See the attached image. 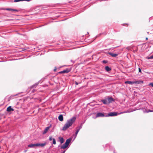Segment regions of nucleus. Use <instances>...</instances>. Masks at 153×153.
<instances>
[{
  "instance_id": "obj_9",
  "label": "nucleus",
  "mask_w": 153,
  "mask_h": 153,
  "mask_svg": "<svg viewBox=\"0 0 153 153\" xmlns=\"http://www.w3.org/2000/svg\"><path fill=\"white\" fill-rule=\"evenodd\" d=\"M136 82H134V81L131 82V81H127L125 82V83L126 84H129L130 85H132L134 84H135V83H136Z\"/></svg>"
},
{
  "instance_id": "obj_31",
  "label": "nucleus",
  "mask_w": 153,
  "mask_h": 153,
  "mask_svg": "<svg viewBox=\"0 0 153 153\" xmlns=\"http://www.w3.org/2000/svg\"><path fill=\"white\" fill-rule=\"evenodd\" d=\"M59 73L60 74H63V71H60L59 72Z\"/></svg>"
},
{
  "instance_id": "obj_2",
  "label": "nucleus",
  "mask_w": 153,
  "mask_h": 153,
  "mask_svg": "<svg viewBox=\"0 0 153 153\" xmlns=\"http://www.w3.org/2000/svg\"><path fill=\"white\" fill-rule=\"evenodd\" d=\"M117 113L115 112H110L108 114V115H105L106 117L109 116H117Z\"/></svg>"
},
{
  "instance_id": "obj_11",
  "label": "nucleus",
  "mask_w": 153,
  "mask_h": 153,
  "mask_svg": "<svg viewBox=\"0 0 153 153\" xmlns=\"http://www.w3.org/2000/svg\"><path fill=\"white\" fill-rule=\"evenodd\" d=\"M109 54L110 55L113 57H116L118 55V54H117L111 52L109 53Z\"/></svg>"
},
{
  "instance_id": "obj_32",
  "label": "nucleus",
  "mask_w": 153,
  "mask_h": 153,
  "mask_svg": "<svg viewBox=\"0 0 153 153\" xmlns=\"http://www.w3.org/2000/svg\"><path fill=\"white\" fill-rule=\"evenodd\" d=\"M75 84H76V85H78L79 83H78V82H75Z\"/></svg>"
},
{
  "instance_id": "obj_33",
  "label": "nucleus",
  "mask_w": 153,
  "mask_h": 153,
  "mask_svg": "<svg viewBox=\"0 0 153 153\" xmlns=\"http://www.w3.org/2000/svg\"><path fill=\"white\" fill-rule=\"evenodd\" d=\"M65 152V150L64 151H63L62 153H64Z\"/></svg>"
},
{
  "instance_id": "obj_27",
  "label": "nucleus",
  "mask_w": 153,
  "mask_h": 153,
  "mask_svg": "<svg viewBox=\"0 0 153 153\" xmlns=\"http://www.w3.org/2000/svg\"><path fill=\"white\" fill-rule=\"evenodd\" d=\"M49 140L50 141H51L52 140H53V138H52V137L51 136H50L49 137Z\"/></svg>"
},
{
  "instance_id": "obj_22",
  "label": "nucleus",
  "mask_w": 153,
  "mask_h": 153,
  "mask_svg": "<svg viewBox=\"0 0 153 153\" xmlns=\"http://www.w3.org/2000/svg\"><path fill=\"white\" fill-rule=\"evenodd\" d=\"M153 59V54L148 57V59Z\"/></svg>"
},
{
  "instance_id": "obj_3",
  "label": "nucleus",
  "mask_w": 153,
  "mask_h": 153,
  "mask_svg": "<svg viewBox=\"0 0 153 153\" xmlns=\"http://www.w3.org/2000/svg\"><path fill=\"white\" fill-rule=\"evenodd\" d=\"M108 104H109L112 103V102L114 101V99L112 97H108L106 98Z\"/></svg>"
},
{
  "instance_id": "obj_35",
  "label": "nucleus",
  "mask_w": 153,
  "mask_h": 153,
  "mask_svg": "<svg viewBox=\"0 0 153 153\" xmlns=\"http://www.w3.org/2000/svg\"><path fill=\"white\" fill-rule=\"evenodd\" d=\"M25 1H30V0H25Z\"/></svg>"
},
{
  "instance_id": "obj_28",
  "label": "nucleus",
  "mask_w": 153,
  "mask_h": 153,
  "mask_svg": "<svg viewBox=\"0 0 153 153\" xmlns=\"http://www.w3.org/2000/svg\"><path fill=\"white\" fill-rule=\"evenodd\" d=\"M102 62H103V63L105 64V63H106L107 62V61H106V60H103L102 61Z\"/></svg>"
},
{
  "instance_id": "obj_39",
  "label": "nucleus",
  "mask_w": 153,
  "mask_h": 153,
  "mask_svg": "<svg viewBox=\"0 0 153 153\" xmlns=\"http://www.w3.org/2000/svg\"><path fill=\"white\" fill-rule=\"evenodd\" d=\"M1 148V146H0V149Z\"/></svg>"
},
{
  "instance_id": "obj_20",
  "label": "nucleus",
  "mask_w": 153,
  "mask_h": 153,
  "mask_svg": "<svg viewBox=\"0 0 153 153\" xmlns=\"http://www.w3.org/2000/svg\"><path fill=\"white\" fill-rule=\"evenodd\" d=\"M79 129L76 128V130L75 132V137H76L77 135V134L78 133V132H79Z\"/></svg>"
},
{
  "instance_id": "obj_17",
  "label": "nucleus",
  "mask_w": 153,
  "mask_h": 153,
  "mask_svg": "<svg viewBox=\"0 0 153 153\" xmlns=\"http://www.w3.org/2000/svg\"><path fill=\"white\" fill-rule=\"evenodd\" d=\"M68 146L66 145H65V143H64L61 146V148L64 149L67 147Z\"/></svg>"
},
{
  "instance_id": "obj_16",
  "label": "nucleus",
  "mask_w": 153,
  "mask_h": 153,
  "mask_svg": "<svg viewBox=\"0 0 153 153\" xmlns=\"http://www.w3.org/2000/svg\"><path fill=\"white\" fill-rule=\"evenodd\" d=\"M36 144H29L28 145V146L30 148H33L35 146H36Z\"/></svg>"
},
{
  "instance_id": "obj_7",
  "label": "nucleus",
  "mask_w": 153,
  "mask_h": 153,
  "mask_svg": "<svg viewBox=\"0 0 153 153\" xmlns=\"http://www.w3.org/2000/svg\"><path fill=\"white\" fill-rule=\"evenodd\" d=\"M46 144V143H36V146H41L43 147L45 146Z\"/></svg>"
},
{
  "instance_id": "obj_8",
  "label": "nucleus",
  "mask_w": 153,
  "mask_h": 153,
  "mask_svg": "<svg viewBox=\"0 0 153 153\" xmlns=\"http://www.w3.org/2000/svg\"><path fill=\"white\" fill-rule=\"evenodd\" d=\"M71 138H69L67 139L65 143V145H66L67 146H68L69 143L71 141Z\"/></svg>"
},
{
  "instance_id": "obj_21",
  "label": "nucleus",
  "mask_w": 153,
  "mask_h": 153,
  "mask_svg": "<svg viewBox=\"0 0 153 153\" xmlns=\"http://www.w3.org/2000/svg\"><path fill=\"white\" fill-rule=\"evenodd\" d=\"M53 144H56V141L55 139L53 138Z\"/></svg>"
},
{
  "instance_id": "obj_30",
  "label": "nucleus",
  "mask_w": 153,
  "mask_h": 153,
  "mask_svg": "<svg viewBox=\"0 0 153 153\" xmlns=\"http://www.w3.org/2000/svg\"><path fill=\"white\" fill-rule=\"evenodd\" d=\"M138 70H139V72H141V69H140V68H139V69H138Z\"/></svg>"
},
{
  "instance_id": "obj_19",
  "label": "nucleus",
  "mask_w": 153,
  "mask_h": 153,
  "mask_svg": "<svg viewBox=\"0 0 153 153\" xmlns=\"http://www.w3.org/2000/svg\"><path fill=\"white\" fill-rule=\"evenodd\" d=\"M134 82H136V83H135L136 84H140L143 83V81H135Z\"/></svg>"
},
{
  "instance_id": "obj_37",
  "label": "nucleus",
  "mask_w": 153,
  "mask_h": 153,
  "mask_svg": "<svg viewBox=\"0 0 153 153\" xmlns=\"http://www.w3.org/2000/svg\"><path fill=\"white\" fill-rule=\"evenodd\" d=\"M21 1H25V0H20Z\"/></svg>"
},
{
  "instance_id": "obj_29",
  "label": "nucleus",
  "mask_w": 153,
  "mask_h": 153,
  "mask_svg": "<svg viewBox=\"0 0 153 153\" xmlns=\"http://www.w3.org/2000/svg\"><path fill=\"white\" fill-rule=\"evenodd\" d=\"M21 1L20 0H14V2H17L18 1Z\"/></svg>"
},
{
  "instance_id": "obj_36",
  "label": "nucleus",
  "mask_w": 153,
  "mask_h": 153,
  "mask_svg": "<svg viewBox=\"0 0 153 153\" xmlns=\"http://www.w3.org/2000/svg\"><path fill=\"white\" fill-rule=\"evenodd\" d=\"M148 38H146V40H148Z\"/></svg>"
},
{
  "instance_id": "obj_6",
  "label": "nucleus",
  "mask_w": 153,
  "mask_h": 153,
  "mask_svg": "<svg viewBox=\"0 0 153 153\" xmlns=\"http://www.w3.org/2000/svg\"><path fill=\"white\" fill-rule=\"evenodd\" d=\"M1 10H8V11H16V12L19 11V10H18L13 9H11V8H6V9L1 8Z\"/></svg>"
},
{
  "instance_id": "obj_1",
  "label": "nucleus",
  "mask_w": 153,
  "mask_h": 153,
  "mask_svg": "<svg viewBox=\"0 0 153 153\" xmlns=\"http://www.w3.org/2000/svg\"><path fill=\"white\" fill-rule=\"evenodd\" d=\"M76 119V117H73L71 119L67 120L66 123L63 126L62 130L63 131H65L70 127L71 126L73 123L74 122Z\"/></svg>"
},
{
  "instance_id": "obj_14",
  "label": "nucleus",
  "mask_w": 153,
  "mask_h": 153,
  "mask_svg": "<svg viewBox=\"0 0 153 153\" xmlns=\"http://www.w3.org/2000/svg\"><path fill=\"white\" fill-rule=\"evenodd\" d=\"M105 70L107 72H109L111 70V68L109 67L108 66H106L105 68Z\"/></svg>"
},
{
  "instance_id": "obj_24",
  "label": "nucleus",
  "mask_w": 153,
  "mask_h": 153,
  "mask_svg": "<svg viewBox=\"0 0 153 153\" xmlns=\"http://www.w3.org/2000/svg\"><path fill=\"white\" fill-rule=\"evenodd\" d=\"M38 84H39V83H36V84H34V85H33L32 86V87L33 88V87H34L35 86H37V85H38Z\"/></svg>"
},
{
  "instance_id": "obj_4",
  "label": "nucleus",
  "mask_w": 153,
  "mask_h": 153,
  "mask_svg": "<svg viewBox=\"0 0 153 153\" xmlns=\"http://www.w3.org/2000/svg\"><path fill=\"white\" fill-rule=\"evenodd\" d=\"M51 126V125L49 126L46 127L42 132V134H46Z\"/></svg>"
},
{
  "instance_id": "obj_13",
  "label": "nucleus",
  "mask_w": 153,
  "mask_h": 153,
  "mask_svg": "<svg viewBox=\"0 0 153 153\" xmlns=\"http://www.w3.org/2000/svg\"><path fill=\"white\" fill-rule=\"evenodd\" d=\"M59 141L61 144H62L64 142V140L63 137H59Z\"/></svg>"
},
{
  "instance_id": "obj_25",
  "label": "nucleus",
  "mask_w": 153,
  "mask_h": 153,
  "mask_svg": "<svg viewBox=\"0 0 153 153\" xmlns=\"http://www.w3.org/2000/svg\"><path fill=\"white\" fill-rule=\"evenodd\" d=\"M149 85L151 86L152 87H153V83L151 82V83H149Z\"/></svg>"
},
{
  "instance_id": "obj_23",
  "label": "nucleus",
  "mask_w": 153,
  "mask_h": 153,
  "mask_svg": "<svg viewBox=\"0 0 153 153\" xmlns=\"http://www.w3.org/2000/svg\"><path fill=\"white\" fill-rule=\"evenodd\" d=\"M146 113H149V112H153V110H149L146 111Z\"/></svg>"
},
{
  "instance_id": "obj_34",
  "label": "nucleus",
  "mask_w": 153,
  "mask_h": 153,
  "mask_svg": "<svg viewBox=\"0 0 153 153\" xmlns=\"http://www.w3.org/2000/svg\"><path fill=\"white\" fill-rule=\"evenodd\" d=\"M56 68H55V69H54V71H56Z\"/></svg>"
},
{
  "instance_id": "obj_5",
  "label": "nucleus",
  "mask_w": 153,
  "mask_h": 153,
  "mask_svg": "<svg viewBox=\"0 0 153 153\" xmlns=\"http://www.w3.org/2000/svg\"><path fill=\"white\" fill-rule=\"evenodd\" d=\"M106 117L105 116V115L103 113L99 112L97 113L96 115V117Z\"/></svg>"
},
{
  "instance_id": "obj_26",
  "label": "nucleus",
  "mask_w": 153,
  "mask_h": 153,
  "mask_svg": "<svg viewBox=\"0 0 153 153\" xmlns=\"http://www.w3.org/2000/svg\"><path fill=\"white\" fill-rule=\"evenodd\" d=\"M82 128V126H80L79 127H77L76 128L79 129V130L80 129Z\"/></svg>"
},
{
  "instance_id": "obj_12",
  "label": "nucleus",
  "mask_w": 153,
  "mask_h": 153,
  "mask_svg": "<svg viewBox=\"0 0 153 153\" xmlns=\"http://www.w3.org/2000/svg\"><path fill=\"white\" fill-rule=\"evenodd\" d=\"M59 120L61 121H62L63 120V117L62 115L61 114L58 117Z\"/></svg>"
},
{
  "instance_id": "obj_38",
  "label": "nucleus",
  "mask_w": 153,
  "mask_h": 153,
  "mask_svg": "<svg viewBox=\"0 0 153 153\" xmlns=\"http://www.w3.org/2000/svg\"><path fill=\"white\" fill-rule=\"evenodd\" d=\"M26 151H27V150H25V151H24V152H26Z\"/></svg>"
},
{
  "instance_id": "obj_18",
  "label": "nucleus",
  "mask_w": 153,
  "mask_h": 153,
  "mask_svg": "<svg viewBox=\"0 0 153 153\" xmlns=\"http://www.w3.org/2000/svg\"><path fill=\"white\" fill-rule=\"evenodd\" d=\"M102 102L103 103V104H108V102H107V100H106V98L104 100H102Z\"/></svg>"
},
{
  "instance_id": "obj_10",
  "label": "nucleus",
  "mask_w": 153,
  "mask_h": 153,
  "mask_svg": "<svg viewBox=\"0 0 153 153\" xmlns=\"http://www.w3.org/2000/svg\"><path fill=\"white\" fill-rule=\"evenodd\" d=\"M7 111L8 112H10L11 111H13L14 109L12 108L11 106H10L7 108Z\"/></svg>"
},
{
  "instance_id": "obj_15",
  "label": "nucleus",
  "mask_w": 153,
  "mask_h": 153,
  "mask_svg": "<svg viewBox=\"0 0 153 153\" xmlns=\"http://www.w3.org/2000/svg\"><path fill=\"white\" fill-rule=\"evenodd\" d=\"M71 70L68 68H67L65 70H63L64 73H67L69 72Z\"/></svg>"
}]
</instances>
